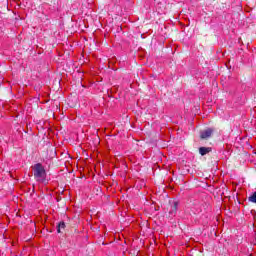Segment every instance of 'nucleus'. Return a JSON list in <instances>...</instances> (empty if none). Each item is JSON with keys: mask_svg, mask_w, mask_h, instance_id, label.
Returning <instances> with one entry per match:
<instances>
[{"mask_svg": "<svg viewBox=\"0 0 256 256\" xmlns=\"http://www.w3.org/2000/svg\"><path fill=\"white\" fill-rule=\"evenodd\" d=\"M32 171L35 181L38 183H45V179H47V171L45 170V166H43V164H34L32 166Z\"/></svg>", "mask_w": 256, "mask_h": 256, "instance_id": "f257e3e1", "label": "nucleus"}, {"mask_svg": "<svg viewBox=\"0 0 256 256\" xmlns=\"http://www.w3.org/2000/svg\"><path fill=\"white\" fill-rule=\"evenodd\" d=\"M177 209H179V202L170 201L169 215H171V217H175V215H177Z\"/></svg>", "mask_w": 256, "mask_h": 256, "instance_id": "f03ea898", "label": "nucleus"}, {"mask_svg": "<svg viewBox=\"0 0 256 256\" xmlns=\"http://www.w3.org/2000/svg\"><path fill=\"white\" fill-rule=\"evenodd\" d=\"M211 135H213L212 128H208V129L200 132L201 139H209V137H211Z\"/></svg>", "mask_w": 256, "mask_h": 256, "instance_id": "7ed1b4c3", "label": "nucleus"}, {"mask_svg": "<svg viewBox=\"0 0 256 256\" xmlns=\"http://www.w3.org/2000/svg\"><path fill=\"white\" fill-rule=\"evenodd\" d=\"M199 153L200 155L205 156L207 153H211V147H200Z\"/></svg>", "mask_w": 256, "mask_h": 256, "instance_id": "20e7f679", "label": "nucleus"}, {"mask_svg": "<svg viewBox=\"0 0 256 256\" xmlns=\"http://www.w3.org/2000/svg\"><path fill=\"white\" fill-rule=\"evenodd\" d=\"M65 229V222H60L58 225H57V233H61V231H63Z\"/></svg>", "mask_w": 256, "mask_h": 256, "instance_id": "39448f33", "label": "nucleus"}, {"mask_svg": "<svg viewBox=\"0 0 256 256\" xmlns=\"http://www.w3.org/2000/svg\"><path fill=\"white\" fill-rule=\"evenodd\" d=\"M248 201H250V203H256V192H253V193L248 197Z\"/></svg>", "mask_w": 256, "mask_h": 256, "instance_id": "423d86ee", "label": "nucleus"}]
</instances>
